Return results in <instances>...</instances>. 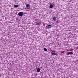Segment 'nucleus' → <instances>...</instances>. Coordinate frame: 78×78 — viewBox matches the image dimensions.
Instances as JSON below:
<instances>
[{"label": "nucleus", "instance_id": "1", "mask_svg": "<svg viewBox=\"0 0 78 78\" xmlns=\"http://www.w3.org/2000/svg\"><path fill=\"white\" fill-rule=\"evenodd\" d=\"M24 14V13H23V12H19L18 13V14L19 16H20V17H21V16H22Z\"/></svg>", "mask_w": 78, "mask_h": 78}, {"label": "nucleus", "instance_id": "6", "mask_svg": "<svg viewBox=\"0 0 78 78\" xmlns=\"http://www.w3.org/2000/svg\"><path fill=\"white\" fill-rule=\"evenodd\" d=\"M52 55H55V56H58V54H56L55 53H54L53 52H51Z\"/></svg>", "mask_w": 78, "mask_h": 78}, {"label": "nucleus", "instance_id": "8", "mask_svg": "<svg viewBox=\"0 0 78 78\" xmlns=\"http://www.w3.org/2000/svg\"><path fill=\"white\" fill-rule=\"evenodd\" d=\"M40 70H41L40 68H38L37 69V72H40Z\"/></svg>", "mask_w": 78, "mask_h": 78}, {"label": "nucleus", "instance_id": "3", "mask_svg": "<svg viewBox=\"0 0 78 78\" xmlns=\"http://www.w3.org/2000/svg\"><path fill=\"white\" fill-rule=\"evenodd\" d=\"M66 55H73V52H67Z\"/></svg>", "mask_w": 78, "mask_h": 78}, {"label": "nucleus", "instance_id": "10", "mask_svg": "<svg viewBox=\"0 0 78 78\" xmlns=\"http://www.w3.org/2000/svg\"><path fill=\"white\" fill-rule=\"evenodd\" d=\"M44 51H47V49L46 48H44Z\"/></svg>", "mask_w": 78, "mask_h": 78}, {"label": "nucleus", "instance_id": "5", "mask_svg": "<svg viewBox=\"0 0 78 78\" xmlns=\"http://www.w3.org/2000/svg\"><path fill=\"white\" fill-rule=\"evenodd\" d=\"M19 7V5H14V7L15 8H17Z\"/></svg>", "mask_w": 78, "mask_h": 78}, {"label": "nucleus", "instance_id": "11", "mask_svg": "<svg viewBox=\"0 0 78 78\" xmlns=\"http://www.w3.org/2000/svg\"><path fill=\"white\" fill-rule=\"evenodd\" d=\"M36 25H39V23H38V22H37L36 23Z\"/></svg>", "mask_w": 78, "mask_h": 78}, {"label": "nucleus", "instance_id": "9", "mask_svg": "<svg viewBox=\"0 0 78 78\" xmlns=\"http://www.w3.org/2000/svg\"><path fill=\"white\" fill-rule=\"evenodd\" d=\"M53 19L54 21H56V17H54L53 18Z\"/></svg>", "mask_w": 78, "mask_h": 78}, {"label": "nucleus", "instance_id": "4", "mask_svg": "<svg viewBox=\"0 0 78 78\" xmlns=\"http://www.w3.org/2000/svg\"><path fill=\"white\" fill-rule=\"evenodd\" d=\"M30 4H27L26 5V8H27V9H28V7H30Z\"/></svg>", "mask_w": 78, "mask_h": 78}, {"label": "nucleus", "instance_id": "7", "mask_svg": "<svg viewBox=\"0 0 78 78\" xmlns=\"http://www.w3.org/2000/svg\"><path fill=\"white\" fill-rule=\"evenodd\" d=\"M53 7V4H50V8H52Z\"/></svg>", "mask_w": 78, "mask_h": 78}, {"label": "nucleus", "instance_id": "2", "mask_svg": "<svg viewBox=\"0 0 78 78\" xmlns=\"http://www.w3.org/2000/svg\"><path fill=\"white\" fill-rule=\"evenodd\" d=\"M47 28H52V26L51 25H48L46 27Z\"/></svg>", "mask_w": 78, "mask_h": 78}]
</instances>
